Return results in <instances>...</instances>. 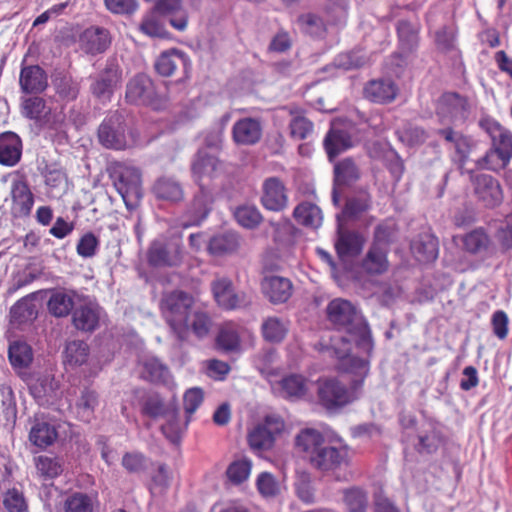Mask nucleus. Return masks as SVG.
Here are the masks:
<instances>
[{"label":"nucleus","mask_w":512,"mask_h":512,"mask_svg":"<svg viewBox=\"0 0 512 512\" xmlns=\"http://www.w3.org/2000/svg\"><path fill=\"white\" fill-rule=\"evenodd\" d=\"M325 314L326 320L334 329L347 333L351 342L370 355L373 341L368 323L352 302L335 298L326 306Z\"/></svg>","instance_id":"obj_1"},{"label":"nucleus","mask_w":512,"mask_h":512,"mask_svg":"<svg viewBox=\"0 0 512 512\" xmlns=\"http://www.w3.org/2000/svg\"><path fill=\"white\" fill-rule=\"evenodd\" d=\"M219 166L218 159L208 154L205 150H199L196 154L191 169L193 178L199 185V192L195 195L190 208L181 222L184 228L197 226L208 216L213 196L210 189L202 181L204 178L214 177Z\"/></svg>","instance_id":"obj_2"},{"label":"nucleus","mask_w":512,"mask_h":512,"mask_svg":"<svg viewBox=\"0 0 512 512\" xmlns=\"http://www.w3.org/2000/svg\"><path fill=\"white\" fill-rule=\"evenodd\" d=\"M193 304L192 295L182 290L164 292L160 299L161 315L179 341L187 340L190 333L189 320Z\"/></svg>","instance_id":"obj_3"},{"label":"nucleus","mask_w":512,"mask_h":512,"mask_svg":"<svg viewBox=\"0 0 512 512\" xmlns=\"http://www.w3.org/2000/svg\"><path fill=\"white\" fill-rule=\"evenodd\" d=\"M479 124L490 136L492 148L477 161V165L491 170L505 167L512 157V133L488 117L481 119Z\"/></svg>","instance_id":"obj_4"},{"label":"nucleus","mask_w":512,"mask_h":512,"mask_svg":"<svg viewBox=\"0 0 512 512\" xmlns=\"http://www.w3.org/2000/svg\"><path fill=\"white\" fill-rule=\"evenodd\" d=\"M114 187L129 210L136 208L142 198L140 171L124 164L117 165L112 173Z\"/></svg>","instance_id":"obj_5"},{"label":"nucleus","mask_w":512,"mask_h":512,"mask_svg":"<svg viewBox=\"0 0 512 512\" xmlns=\"http://www.w3.org/2000/svg\"><path fill=\"white\" fill-rule=\"evenodd\" d=\"M125 98L131 104L150 106L155 110L161 109L164 105L151 78L142 73L127 82Z\"/></svg>","instance_id":"obj_6"},{"label":"nucleus","mask_w":512,"mask_h":512,"mask_svg":"<svg viewBox=\"0 0 512 512\" xmlns=\"http://www.w3.org/2000/svg\"><path fill=\"white\" fill-rule=\"evenodd\" d=\"M122 68L115 58H109L105 68L97 75L90 86L92 95L102 103L111 100L115 90L122 83Z\"/></svg>","instance_id":"obj_7"},{"label":"nucleus","mask_w":512,"mask_h":512,"mask_svg":"<svg viewBox=\"0 0 512 512\" xmlns=\"http://www.w3.org/2000/svg\"><path fill=\"white\" fill-rule=\"evenodd\" d=\"M319 403L328 411H336L354 400L352 394L335 379L319 381L317 389Z\"/></svg>","instance_id":"obj_8"},{"label":"nucleus","mask_w":512,"mask_h":512,"mask_svg":"<svg viewBox=\"0 0 512 512\" xmlns=\"http://www.w3.org/2000/svg\"><path fill=\"white\" fill-rule=\"evenodd\" d=\"M470 180L478 201L486 208H495L503 201L500 183L493 176L485 173H471Z\"/></svg>","instance_id":"obj_9"},{"label":"nucleus","mask_w":512,"mask_h":512,"mask_svg":"<svg viewBox=\"0 0 512 512\" xmlns=\"http://www.w3.org/2000/svg\"><path fill=\"white\" fill-rule=\"evenodd\" d=\"M98 138L100 143L107 148L124 149L126 147V139L122 117L118 114H113L106 118L98 129Z\"/></svg>","instance_id":"obj_10"},{"label":"nucleus","mask_w":512,"mask_h":512,"mask_svg":"<svg viewBox=\"0 0 512 512\" xmlns=\"http://www.w3.org/2000/svg\"><path fill=\"white\" fill-rule=\"evenodd\" d=\"M364 244L365 238L360 232L338 226L335 249L341 260H349L360 255Z\"/></svg>","instance_id":"obj_11"},{"label":"nucleus","mask_w":512,"mask_h":512,"mask_svg":"<svg viewBox=\"0 0 512 512\" xmlns=\"http://www.w3.org/2000/svg\"><path fill=\"white\" fill-rule=\"evenodd\" d=\"M261 291L272 304L286 303L293 294V284L290 279L282 276H265L261 281Z\"/></svg>","instance_id":"obj_12"},{"label":"nucleus","mask_w":512,"mask_h":512,"mask_svg":"<svg viewBox=\"0 0 512 512\" xmlns=\"http://www.w3.org/2000/svg\"><path fill=\"white\" fill-rule=\"evenodd\" d=\"M10 200V213L14 218L28 216L34 205V196L28 184L19 179L11 183Z\"/></svg>","instance_id":"obj_13"},{"label":"nucleus","mask_w":512,"mask_h":512,"mask_svg":"<svg viewBox=\"0 0 512 512\" xmlns=\"http://www.w3.org/2000/svg\"><path fill=\"white\" fill-rule=\"evenodd\" d=\"M261 203L267 210L279 212L287 206L286 189L283 182L277 177H271L264 181Z\"/></svg>","instance_id":"obj_14"},{"label":"nucleus","mask_w":512,"mask_h":512,"mask_svg":"<svg viewBox=\"0 0 512 512\" xmlns=\"http://www.w3.org/2000/svg\"><path fill=\"white\" fill-rule=\"evenodd\" d=\"M346 458L345 450L324 444L308 461L315 469L326 472L339 468L346 463Z\"/></svg>","instance_id":"obj_15"},{"label":"nucleus","mask_w":512,"mask_h":512,"mask_svg":"<svg viewBox=\"0 0 512 512\" xmlns=\"http://www.w3.org/2000/svg\"><path fill=\"white\" fill-rule=\"evenodd\" d=\"M285 428L283 419L276 414H269L258 423V450H268L281 436Z\"/></svg>","instance_id":"obj_16"},{"label":"nucleus","mask_w":512,"mask_h":512,"mask_svg":"<svg viewBox=\"0 0 512 512\" xmlns=\"http://www.w3.org/2000/svg\"><path fill=\"white\" fill-rule=\"evenodd\" d=\"M211 289L218 306L225 310H234L245 304L244 300L234 293L232 282L226 277L216 278L211 283Z\"/></svg>","instance_id":"obj_17"},{"label":"nucleus","mask_w":512,"mask_h":512,"mask_svg":"<svg viewBox=\"0 0 512 512\" xmlns=\"http://www.w3.org/2000/svg\"><path fill=\"white\" fill-rule=\"evenodd\" d=\"M19 85L26 94L41 93L48 86L47 74L38 65L24 66L20 71Z\"/></svg>","instance_id":"obj_18"},{"label":"nucleus","mask_w":512,"mask_h":512,"mask_svg":"<svg viewBox=\"0 0 512 512\" xmlns=\"http://www.w3.org/2000/svg\"><path fill=\"white\" fill-rule=\"evenodd\" d=\"M80 302V295L73 290H54L48 300L47 306L50 314L55 317H66L74 306Z\"/></svg>","instance_id":"obj_19"},{"label":"nucleus","mask_w":512,"mask_h":512,"mask_svg":"<svg viewBox=\"0 0 512 512\" xmlns=\"http://www.w3.org/2000/svg\"><path fill=\"white\" fill-rule=\"evenodd\" d=\"M462 248L470 255L491 254L493 247L484 228H475L460 237Z\"/></svg>","instance_id":"obj_20"},{"label":"nucleus","mask_w":512,"mask_h":512,"mask_svg":"<svg viewBox=\"0 0 512 512\" xmlns=\"http://www.w3.org/2000/svg\"><path fill=\"white\" fill-rule=\"evenodd\" d=\"M22 156L21 138L14 132L0 134V164L8 167L15 166Z\"/></svg>","instance_id":"obj_21"},{"label":"nucleus","mask_w":512,"mask_h":512,"mask_svg":"<svg viewBox=\"0 0 512 512\" xmlns=\"http://www.w3.org/2000/svg\"><path fill=\"white\" fill-rule=\"evenodd\" d=\"M80 41L85 52L95 55L104 52L110 46L111 38L107 29L92 26L82 33Z\"/></svg>","instance_id":"obj_22"},{"label":"nucleus","mask_w":512,"mask_h":512,"mask_svg":"<svg viewBox=\"0 0 512 512\" xmlns=\"http://www.w3.org/2000/svg\"><path fill=\"white\" fill-rule=\"evenodd\" d=\"M410 249L418 262H433L438 257V240L429 233H421L411 241Z\"/></svg>","instance_id":"obj_23"},{"label":"nucleus","mask_w":512,"mask_h":512,"mask_svg":"<svg viewBox=\"0 0 512 512\" xmlns=\"http://www.w3.org/2000/svg\"><path fill=\"white\" fill-rule=\"evenodd\" d=\"M190 64L188 56L178 49H170L161 53L155 62L156 71L164 77H169L182 68L186 70Z\"/></svg>","instance_id":"obj_24"},{"label":"nucleus","mask_w":512,"mask_h":512,"mask_svg":"<svg viewBox=\"0 0 512 512\" xmlns=\"http://www.w3.org/2000/svg\"><path fill=\"white\" fill-rule=\"evenodd\" d=\"M99 506L98 493L95 491H76L66 496L63 512H94Z\"/></svg>","instance_id":"obj_25"},{"label":"nucleus","mask_w":512,"mask_h":512,"mask_svg":"<svg viewBox=\"0 0 512 512\" xmlns=\"http://www.w3.org/2000/svg\"><path fill=\"white\" fill-rule=\"evenodd\" d=\"M101 309L92 302L82 304L73 313V323L79 330L91 332L94 331L100 321Z\"/></svg>","instance_id":"obj_26"},{"label":"nucleus","mask_w":512,"mask_h":512,"mask_svg":"<svg viewBox=\"0 0 512 512\" xmlns=\"http://www.w3.org/2000/svg\"><path fill=\"white\" fill-rule=\"evenodd\" d=\"M263 225V233L271 237L275 243H284L292 235L293 225L288 219L280 217L277 220L265 221L258 213V226Z\"/></svg>","instance_id":"obj_27"},{"label":"nucleus","mask_w":512,"mask_h":512,"mask_svg":"<svg viewBox=\"0 0 512 512\" xmlns=\"http://www.w3.org/2000/svg\"><path fill=\"white\" fill-rule=\"evenodd\" d=\"M366 98L376 103H389L397 94V88L391 80H372L364 88Z\"/></svg>","instance_id":"obj_28"},{"label":"nucleus","mask_w":512,"mask_h":512,"mask_svg":"<svg viewBox=\"0 0 512 512\" xmlns=\"http://www.w3.org/2000/svg\"><path fill=\"white\" fill-rule=\"evenodd\" d=\"M360 177V168L352 158H344L334 165V186H351Z\"/></svg>","instance_id":"obj_29"},{"label":"nucleus","mask_w":512,"mask_h":512,"mask_svg":"<svg viewBox=\"0 0 512 512\" xmlns=\"http://www.w3.org/2000/svg\"><path fill=\"white\" fill-rule=\"evenodd\" d=\"M262 336L265 341L273 344L281 343L289 331V321L272 316L265 319L261 325Z\"/></svg>","instance_id":"obj_30"},{"label":"nucleus","mask_w":512,"mask_h":512,"mask_svg":"<svg viewBox=\"0 0 512 512\" xmlns=\"http://www.w3.org/2000/svg\"><path fill=\"white\" fill-rule=\"evenodd\" d=\"M295 441L296 446L305 453V458L307 460L310 456L314 455V452H317L325 444L323 435L313 428L303 429L296 436Z\"/></svg>","instance_id":"obj_31"},{"label":"nucleus","mask_w":512,"mask_h":512,"mask_svg":"<svg viewBox=\"0 0 512 512\" xmlns=\"http://www.w3.org/2000/svg\"><path fill=\"white\" fill-rule=\"evenodd\" d=\"M351 146V137L344 130L331 129L324 139V147L330 160Z\"/></svg>","instance_id":"obj_32"},{"label":"nucleus","mask_w":512,"mask_h":512,"mask_svg":"<svg viewBox=\"0 0 512 512\" xmlns=\"http://www.w3.org/2000/svg\"><path fill=\"white\" fill-rule=\"evenodd\" d=\"M284 397L300 399L308 392L309 381L300 374L287 375L279 381Z\"/></svg>","instance_id":"obj_33"},{"label":"nucleus","mask_w":512,"mask_h":512,"mask_svg":"<svg viewBox=\"0 0 512 512\" xmlns=\"http://www.w3.org/2000/svg\"><path fill=\"white\" fill-rule=\"evenodd\" d=\"M143 376L153 383L174 385L168 367L157 358H149L144 362Z\"/></svg>","instance_id":"obj_34"},{"label":"nucleus","mask_w":512,"mask_h":512,"mask_svg":"<svg viewBox=\"0 0 512 512\" xmlns=\"http://www.w3.org/2000/svg\"><path fill=\"white\" fill-rule=\"evenodd\" d=\"M388 249L371 245L368 250L362 266L369 274H382L388 269L387 260Z\"/></svg>","instance_id":"obj_35"},{"label":"nucleus","mask_w":512,"mask_h":512,"mask_svg":"<svg viewBox=\"0 0 512 512\" xmlns=\"http://www.w3.org/2000/svg\"><path fill=\"white\" fill-rule=\"evenodd\" d=\"M293 216L299 224L310 228H318L322 223L320 208L310 202L300 203L294 209Z\"/></svg>","instance_id":"obj_36"},{"label":"nucleus","mask_w":512,"mask_h":512,"mask_svg":"<svg viewBox=\"0 0 512 512\" xmlns=\"http://www.w3.org/2000/svg\"><path fill=\"white\" fill-rule=\"evenodd\" d=\"M64 353V364L70 368L82 366L89 360V347L87 343L81 340L67 343Z\"/></svg>","instance_id":"obj_37"},{"label":"nucleus","mask_w":512,"mask_h":512,"mask_svg":"<svg viewBox=\"0 0 512 512\" xmlns=\"http://www.w3.org/2000/svg\"><path fill=\"white\" fill-rule=\"evenodd\" d=\"M371 206V196L366 190H360L347 199L343 216L349 219H356Z\"/></svg>","instance_id":"obj_38"},{"label":"nucleus","mask_w":512,"mask_h":512,"mask_svg":"<svg viewBox=\"0 0 512 512\" xmlns=\"http://www.w3.org/2000/svg\"><path fill=\"white\" fill-rule=\"evenodd\" d=\"M290 115L292 116L289 123L291 137L297 140L308 137L313 131V123L297 107L290 108Z\"/></svg>","instance_id":"obj_39"},{"label":"nucleus","mask_w":512,"mask_h":512,"mask_svg":"<svg viewBox=\"0 0 512 512\" xmlns=\"http://www.w3.org/2000/svg\"><path fill=\"white\" fill-rule=\"evenodd\" d=\"M31 395L40 404H48L56 397V384L48 376L36 379L29 387Z\"/></svg>","instance_id":"obj_40"},{"label":"nucleus","mask_w":512,"mask_h":512,"mask_svg":"<svg viewBox=\"0 0 512 512\" xmlns=\"http://www.w3.org/2000/svg\"><path fill=\"white\" fill-rule=\"evenodd\" d=\"M97 405V393L89 388H83L80 392L79 398L75 402L77 416L82 421L89 422Z\"/></svg>","instance_id":"obj_41"},{"label":"nucleus","mask_w":512,"mask_h":512,"mask_svg":"<svg viewBox=\"0 0 512 512\" xmlns=\"http://www.w3.org/2000/svg\"><path fill=\"white\" fill-rule=\"evenodd\" d=\"M399 45L402 54H410L418 46V32L408 21L401 20L397 25Z\"/></svg>","instance_id":"obj_42"},{"label":"nucleus","mask_w":512,"mask_h":512,"mask_svg":"<svg viewBox=\"0 0 512 512\" xmlns=\"http://www.w3.org/2000/svg\"><path fill=\"white\" fill-rule=\"evenodd\" d=\"M155 195L164 200L179 201L183 198V190L179 182L173 178L162 177L154 185Z\"/></svg>","instance_id":"obj_43"},{"label":"nucleus","mask_w":512,"mask_h":512,"mask_svg":"<svg viewBox=\"0 0 512 512\" xmlns=\"http://www.w3.org/2000/svg\"><path fill=\"white\" fill-rule=\"evenodd\" d=\"M57 438V432L54 426L47 422L35 423L29 434L30 441L40 448L51 445Z\"/></svg>","instance_id":"obj_44"},{"label":"nucleus","mask_w":512,"mask_h":512,"mask_svg":"<svg viewBox=\"0 0 512 512\" xmlns=\"http://www.w3.org/2000/svg\"><path fill=\"white\" fill-rule=\"evenodd\" d=\"M164 419L165 424L161 427L162 433L172 443H179L187 427V423H181L178 408L176 407L174 410H170Z\"/></svg>","instance_id":"obj_45"},{"label":"nucleus","mask_w":512,"mask_h":512,"mask_svg":"<svg viewBox=\"0 0 512 512\" xmlns=\"http://www.w3.org/2000/svg\"><path fill=\"white\" fill-rule=\"evenodd\" d=\"M233 139L240 145H251L256 142V120L244 118L235 123Z\"/></svg>","instance_id":"obj_46"},{"label":"nucleus","mask_w":512,"mask_h":512,"mask_svg":"<svg viewBox=\"0 0 512 512\" xmlns=\"http://www.w3.org/2000/svg\"><path fill=\"white\" fill-rule=\"evenodd\" d=\"M442 103L447 112L455 120L464 121L469 114V105L467 100L457 93H447L442 98Z\"/></svg>","instance_id":"obj_47"},{"label":"nucleus","mask_w":512,"mask_h":512,"mask_svg":"<svg viewBox=\"0 0 512 512\" xmlns=\"http://www.w3.org/2000/svg\"><path fill=\"white\" fill-rule=\"evenodd\" d=\"M341 361V367L348 373L354 374L355 384H361L369 372V361L353 355H350V351L347 355L339 359Z\"/></svg>","instance_id":"obj_48"},{"label":"nucleus","mask_w":512,"mask_h":512,"mask_svg":"<svg viewBox=\"0 0 512 512\" xmlns=\"http://www.w3.org/2000/svg\"><path fill=\"white\" fill-rule=\"evenodd\" d=\"M56 94L64 101H73L80 91V84L69 75H59L53 81Z\"/></svg>","instance_id":"obj_49"},{"label":"nucleus","mask_w":512,"mask_h":512,"mask_svg":"<svg viewBox=\"0 0 512 512\" xmlns=\"http://www.w3.org/2000/svg\"><path fill=\"white\" fill-rule=\"evenodd\" d=\"M22 115L28 119L40 121L46 117L50 108L46 105V101L41 97L24 98L21 103Z\"/></svg>","instance_id":"obj_50"},{"label":"nucleus","mask_w":512,"mask_h":512,"mask_svg":"<svg viewBox=\"0 0 512 512\" xmlns=\"http://www.w3.org/2000/svg\"><path fill=\"white\" fill-rule=\"evenodd\" d=\"M148 261L153 266H174L180 261V258L171 256L164 243L154 241L148 251Z\"/></svg>","instance_id":"obj_51"},{"label":"nucleus","mask_w":512,"mask_h":512,"mask_svg":"<svg viewBox=\"0 0 512 512\" xmlns=\"http://www.w3.org/2000/svg\"><path fill=\"white\" fill-rule=\"evenodd\" d=\"M238 246V240L235 234L225 233L212 237L208 243V251L212 255H223L233 252Z\"/></svg>","instance_id":"obj_52"},{"label":"nucleus","mask_w":512,"mask_h":512,"mask_svg":"<svg viewBox=\"0 0 512 512\" xmlns=\"http://www.w3.org/2000/svg\"><path fill=\"white\" fill-rule=\"evenodd\" d=\"M297 22L301 31L312 37H322L326 32L322 18L316 14H302L298 17Z\"/></svg>","instance_id":"obj_53"},{"label":"nucleus","mask_w":512,"mask_h":512,"mask_svg":"<svg viewBox=\"0 0 512 512\" xmlns=\"http://www.w3.org/2000/svg\"><path fill=\"white\" fill-rule=\"evenodd\" d=\"M294 486L296 495L301 501L307 504L315 502V489L312 485L311 475L308 472H298Z\"/></svg>","instance_id":"obj_54"},{"label":"nucleus","mask_w":512,"mask_h":512,"mask_svg":"<svg viewBox=\"0 0 512 512\" xmlns=\"http://www.w3.org/2000/svg\"><path fill=\"white\" fill-rule=\"evenodd\" d=\"M315 347L321 353H325L330 357L342 359L351 350V340L346 337H339L332 339L331 344L319 342Z\"/></svg>","instance_id":"obj_55"},{"label":"nucleus","mask_w":512,"mask_h":512,"mask_svg":"<svg viewBox=\"0 0 512 512\" xmlns=\"http://www.w3.org/2000/svg\"><path fill=\"white\" fill-rule=\"evenodd\" d=\"M253 463L251 460L243 458L232 462L226 471L229 481L235 485L241 484L248 479Z\"/></svg>","instance_id":"obj_56"},{"label":"nucleus","mask_w":512,"mask_h":512,"mask_svg":"<svg viewBox=\"0 0 512 512\" xmlns=\"http://www.w3.org/2000/svg\"><path fill=\"white\" fill-rule=\"evenodd\" d=\"M9 359L15 367H27L32 361V350L24 342H14L9 347Z\"/></svg>","instance_id":"obj_57"},{"label":"nucleus","mask_w":512,"mask_h":512,"mask_svg":"<svg viewBox=\"0 0 512 512\" xmlns=\"http://www.w3.org/2000/svg\"><path fill=\"white\" fill-rule=\"evenodd\" d=\"M398 139L407 146H417L425 142L427 134L424 129L406 124L402 128L396 130Z\"/></svg>","instance_id":"obj_58"},{"label":"nucleus","mask_w":512,"mask_h":512,"mask_svg":"<svg viewBox=\"0 0 512 512\" xmlns=\"http://www.w3.org/2000/svg\"><path fill=\"white\" fill-rule=\"evenodd\" d=\"M344 502L349 512H365L368 504L367 493L354 487L344 491Z\"/></svg>","instance_id":"obj_59"},{"label":"nucleus","mask_w":512,"mask_h":512,"mask_svg":"<svg viewBox=\"0 0 512 512\" xmlns=\"http://www.w3.org/2000/svg\"><path fill=\"white\" fill-rule=\"evenodd\" d=\"M176 407L172 402L165 404L158 396H151L146 399L143 405V413L151 418H165L168 412Z\"/></svg>","instance_id":"obj_60"},{"label":"nucleus","mask_w":512,"mask_h":512,"mask_svg":"<svg viewBox=\"0 0 512 512\" xmlns=\"http://www.w3.org/2000/svg\"><path fill=\"white\" fill-rule=\"evenodd\" d=\"M190 331L202 339L208 335L211 327V319L209 315L202 310H192L189 320Z\"/></svg>","instance_id":"obj_61"},{"label":"nucleus","mask_w":512,"mask_h":512,"mask_svg":"<svg viewBox=\"0 0 512 512\" xmlns=\"http://www.w3.org/2000/svg\"><path fill=\"white\" fill-rule=\"evenodd\" d=\"M367 61L368 58L360 51H351L339 54L335 58L334 64L338 68L351 70L364 66Z\"/></svg>","instance_id":"obj_62"},{"label":"nucleus","mask_w":512,"mask_h":512,"mask_svg":"<svg viewBox=\"0 0 512 512\" xmlns=\"http://www.w3.org/2000/svg\"><path fill=\"white\" fill-rule=\"evenodd\" d=\"M36 468L45 480L53 479L61 474L62 466L56 458L39 456L36 458Z\"/></svg>","instance_id":"obj_63"},{"label":"nucleus","mask_w":512,"mask_h":512,"mask_svg":"<svg viewBox=\"0 0 512 512\" xmlns=\"http://www.w3.org/2000/svg\"><path fill=\"white\" fill-rule=\"evenodd\" d=\"M3 505L8 512H28L25 498L17 489H10L6 492Z\"/></svg>","instance_id":"obj_64"}]
</instances>
